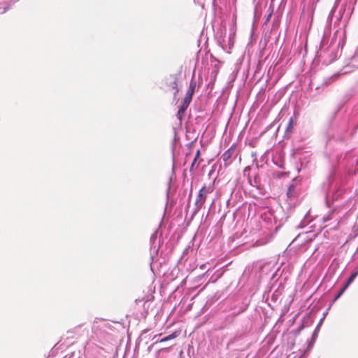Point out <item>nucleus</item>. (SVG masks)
Listing matches in <instances>:
<instances>
[{
	"label": "nucleus",
	"instance_id": "nucleus-1",
	"mask_svg": "<svg viewBox=\"0 0 358 358\" xmlns=\"http://www.w3.org/2000/svg\"><path fill=\"white\" fill-rule=\"evenodd\" d=\"M214 190L213 185H204L199 190L197 198L195 201V205L198 210L203 208L208 194L212 193Z\"/></svg>",
	"mask_w": 358,
	"mask_h": 358
},
{
	"label": "nucleus",
	"instance_id": "nucleus-2",
	"mask_svg": "<svg viewBox=\"0 0 358 358\" xmlns=\"http://www.w3.org/2000/svg\"><path fill=\"white\" fill-rule=\"evenodd\" d=\"M236 150V144H233L231 147L226 150L222 155V158L224 162H227L231 159L232 155L234 154Z\"/></svg>",
	"mask_w": 358,
	"mask_h": 358
},
{
	"label": "nucleus",
	"instance_id": "nucleus-3",
	"mask_svg": "<svg viewBox=\"0 0 358 358\" xmlns=\"http://www.w3.org/2000/svg\"><path fill=\"white\" fill-rule=\"evenodd\" d=\"M189 105V103L185 102L183 100V103H182V106H180V108H179L178 113H177V117L180 120H182L184 115H185V112L187 110V108H188Z\"/></svg>",
	"mask_w": 358,
	"mask_h": 358
},
{
	"label": "nucleus",
	"instance_id": "nucleus-4",
	"mask_svg": "<svg viewBox=\"0 0 358 358\" xmlns=\"http://www.w3.org/2000/svg\"><path fill=\"white\" fill-rule=\"evenodd\" d=\"M299 192L296 190V185L294 184L290 185L287 192V197L290 199L296 198Z\"/></svg>",
	"mask_w": 358,
	"mask_h": 358
},
{
	"label": "nucleus",
	"instance_id": "nucleus-5",
	"mask_svg": "<svg viewBox=\"0 0 358 358\" xmlns=\"http://www.w3.org/2000/svg\"><path fill=\"white\" fill-rule=\"evenodd\" d=\"M194 87L190 88L187 92V94L184 98V101L185 102H188L190 103L192 99V96H193V94H194Z\"/></svg>",
	"mask_w": 358,
	"mask_h": 358
},
{
	"label": "nucleus",
	"instance_id": "nucleus-6",
	"mask_svg": "<svg viewBox=\"0 0 358 358\" xmlns=\"http://www.w3.org/2000/svg\"><path fill=\"white\" fill-rule=\"evenodd\" d=\"M194 87L190 88L187 92V94L184 98V101L185 102H188L190 103L192 99V96H193V94H194Z\"/></svg>",
	"mask_w": 358,
	"mask_h": 358
},
{
	"label": "nucleus",
	"instance_id": "nucleus-7",
	"mask_svg": "<svg viewBox=\"0 0 358 358\" xmlns=\"http://www.w3.org/2000/svg\"><path fill=\"white\" fill-rule=\"evenodd\" d=\"M178 333L175 331L173 334H170V335H169V336L162 338L159 342L160 343L166 342V341H170L171 339L176 338V337H178Z\"/></svg>",
	"mask_w": 358,
	"mask_h": 358
},
{
	"label": "nucleus",
	"instance_id": "nucleus-8",
	"mask_svg": "<svg viewBox=\"0 0 358 358\" xmlns=\"http://www.w3.org/2000/svg\"><path fill=\"white\" fill-rule=\"evenodd\" d=\"M358 275V270L353 272L350 277L348 278V281L345 283V287H348V286L353 282L355 278Z\"/></svg>",
	"mask_w": 358,
	"mask_h": 358
},
{
	"label": "nucleus",
	"instance_id": "nucleus-9",
	"mask_svg": "<svg viewBox=\"0 0 358 358\" xmlns=\"http://www.w3.org/2000/svg\"><path fill=\"white\" fill-rule=\"evenodd\" d=\"M200 155H201L200 150H198L196 151V155H195V157H194V160H193V162H192V164H191L190 171H192V170H193L194 166V165H195V164H196V161H197V159L199 158Z\"/></svg>",
	"mask_w": 358,
	"mask_h": 358
},
{
	"label": "nucleus",
	"instance_id": "nucleus-10",
	"mask_svg": "<svg viewBox=\"0 0 358 358\" xmlns=\"http://www.w3.org/2000/svg\"><path fill=\"white\" fill-rule=\"evenodd\" d=\"M293 127H294V120H293V118L291 117L289 119V123H288V125L287 127L286 131L287 132H290L292 131Z\"/></svg>",
	"mask_w": 358,
	"mask_h": 358
},
{
	"label": "nucleus",
	"instance_id": "nucleus-11",
	"mask_svg": "<svg viewBox=\"0 0 358 358\" xmlns=\"http://www.w3.org/2000/svg\"><path fill=\"white\" fill-rule=\"evenodd\" d=\"M171 87L175 90L174 92V95L176 96L178 92V84H177V82L176 81H174L172 84H171Z\"/></svg>",
	"mask_w": 358,
	"mask_h": 358
},
{
	"label": "nucleus",
	"instance_id": "nucleus-12",
	"mask_svg": "<svg viewBox=\"0 0 358 358\" xmlns=\"http://www.w3.org/2000/svg\"><path fill=\"white\" fill-rule=\"evenodd\" d=\"M348 287H345V285H344V287L341 289V290L338 293V294L336 296L335 299H334V301L337 300L343 294V292H345V290L347 289Z\"/></svg>",
	"mask_w": 358,
	"mask_h": 358
},
{
	"label": "nucleus",
	"instance_id": "nucleus-13",
	"mask_svg": "<svg viewBox=\"0 0 358 358\" xmlns=\"http://www.w3.org/2000/svg\"><path fill=\"white\" fill-rule=\"evenodd\" d=\"M338 76H339V75H334V76H332V78H333L334 81L335 80H336Z\"/></svg>",
	"mask_w": 358,
	"mask_h": 358
},
{
	"label": "nucleus",
	"instance_id": "nucleus-14",
	"mask_svg": "<svg viewBox=\"0 0 358 358\" xmlns=\"http://www.w3.org/2000/svg\"><path fill=\"white\" fill-rule=\"evenodd\" d=\"M271 16V14H269L266 18V22L269 21Z\"/></svg>",
	"mask_w": 358,
	"mask_h": 358
}]
</instances>
